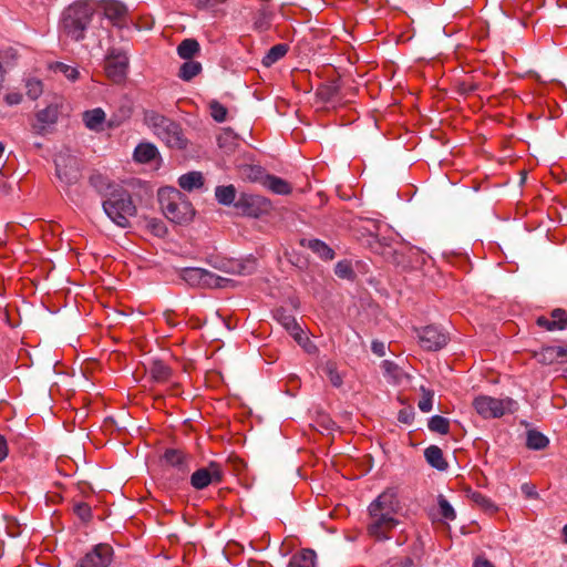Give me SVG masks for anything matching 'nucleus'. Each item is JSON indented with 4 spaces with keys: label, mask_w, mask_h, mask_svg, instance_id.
I'll return each instance as SVG.
<instances>
[{
    "label": "nucleus",
    "mask_w": 567,
    "mask_h": 567,
    "mask_svg": "<svg viewBox=\"0 0 567 567\" xmlns=\"http://www.w3.org/2000/svg\"><path fill=\"white\" fill-rule=\"evenodd\" d=\"M365 532L369 538L383 543L392 538L400 525L401 503L392 488L383 491L368 506Z\"/></svg>",
    "instance_id": "f257e3e1"
},
{
    "label": "nucleus",
    "mask_w": 567,
    "mask_h": 567,
    "mask_svg": "<svg viewBox=\"0 0 567 567\" xmlns=\"http://www.w3.org/2000/svg\"><path fill=\"white\" fill-rule=\"evenodd\" d=\"M96 11L94 0H76L68 6L61 14L60 32L72 41H81Z\"/></svg>",
    "instance_id": "f03ea898"
},
{
    "label": "nucleus",
    "mask_w": 567,
    "mask_h": 567,
    "mask_svg": "<svg viewBox=\"0 0 567 567\" xmlns=\"http://www.w3.org/2000/svg\"><path fill=\"white\" fill-rule=\"evenodd\" d=\"M143 121L153 134L168 148L178 151L187 148L188 140L177 122L155 111H145Z\"/></svg>",
    "instance_id": "7ed1b4c3"
},
{
    "label": "nucleus",
    "mask_w": 567,
    "mask_h": 567,
    "mask_svg": "<svg viewBox=\"0 0 567 567\" xmlns=\"http://www.w3.org/2000/svg\"><path fill=\"white\" fill-rule=\"evenodd\" d=\"M158 200L164 215L173 223L187 224L192 221L195 210L187 197L174 187L158 190Z\"/></svg>",
    "instance_id": "20e7f679"
},
{
    "label": "nucleus",
    "mask_w": 567,
    "mask_h": 567,
    "mask_svg": "<svg viewBox=\"0 0 567 567\" xmlns=\"http://www.w3.org/2000/svg\"><path fill=\"white\" fill-rule=\"evenodd\" d=\"M103 209L107 217L117 226L126 228L130 219L136 215V206L131 194L124 188H114L110 197L103 200Z\"/></svg>",
    "instance_id": "39448f33"
},
{
    "label": "nucleus",
    "mask_w": 567,
    "mask_h": 567,
    "mask_svg": "<svg viewBox=\"0 0 567 567\" xmlns=\"http://www.w3.org/2000/svg\"><path fill=\"white\" fill-rule=\"evenodd\" d=\"M181 279L192 287L219 288L224 287L225 279L215 274L196 267L184 268L179 272Z\"/></svg>",
    "instance_id": "423d86ee"
},
{
    "label": "nucleus",
    "mask_w": 567,
    "mask_h": 567,
    "mask_svg": "<svg viewBox=\"0 0 567 567\" xmlns=\"http://www.w3.org/2000/svg\"><path fill=\"white\" fill-rule=\"evenodd\" d=\"M54 163L56 176L63 184L71 186L79 181L80 163L75 156L60 152L55 156Z\"/></svg>",
    "instance_id": "0eeeda50"
},
{
    "label": "nucleus",
    "mask_w": 567,
    "mask_h": 567,
    "mask_svg": "<svg viewBox=\"0 0 567 567\" xmlns=\"http://www.w3.org/2000/svg\"><path fill=\"white\" fill-rule=\"evenodd\" d=\"M128 58L125 52L112 49L105 56L104 70L113 83H122L126 79Z\"/></svg>",
    "instance_id": "6e6552de"
},
{
    "label": "nucleus",
    "mask_w": 567,
    "mask_h": 567,
    "mask_svg": "<svg viewBox=\"0 0 567 567\" xmlns=\"http://www.w3.org/2000/svg\"><path fill=\"white\" fill-rule=\"evenodd\" d=\"M224 480V471L219 463L209 462L207 466L199 467L190 476V485L197 489H204L212 484H220Z\"/></svg>",
    "instance_id": "1a4fd4ad"
},
{
    "label": "nucleus",
    "mask_w": 567,
    "mask_h": 567,
    "mask_svg": "<svg viewBox=\"0 0 567 567\" xmlns=\"http://www.w3.org/2000/svg\"><path fill=\"white\" fill-rule=\"evenodd\" d=\"M511 400H501L488 395H478L473 400V408L483 419H497L505 414Z\"/></svg>",
    "instance_id": "9d476101"
},
{
    "label": "nucleus",
    "mask_w": 567,
    "mask_h": 567,
    "mask_svg": "<svg viewBox=\"0 0 567 567\" xmlns=\"http://www.w3.org/2000/svg\"><path fill=\"white\" fill-rule=\"evenodd\" d=\"M235 206L246 216L259 217L267 213L271 205L270 202L262 196L241 194L236 200Z\"/></svg>",
    "instance_id": "9b49d317"
},
{
    "label": "nucleus",
    "mask_w": 567,
    "mask_h": 567,
    "mask_svg": "<svg viewBox=\"0 0 567 567\" xmlns=\"http://www.w3.org/2000/svg\"><path fill=\"white\" fill-rule=\"evenodd\" d=\"M113 557V548L107 544H99L80 559L76 567H109Z\"/></svg>",
    "instance_id": "f8f14e48"
},
{
    "label": "nucleus",
    "mask_w": 567,
    "mask_h": 567,
    "mask_svg": "<svg viewBox=\"0 0 567 567\" xmlns=\"http://www.w3.org/2000/svg\"><path fill=\"white\" fill-rule=\"evenodd\" d=\"M419 344L426 351H437L447 343V337L435 326L416 329Z\"/></svg>",
    "instance_id": "ddd939ff"
},
{
    "label": "nucleus",
    "mask_w": 567,
    "mask_h": 567,
    "mask_svg": "<svg viewBox=\"0 0 567 567\" xmlns=\"http://www.w3.org/2000/svg\"><path fill=\"white\" fill-rule=\"evenodd\" d=\"M60 110L58 104H50L34 114L32 130L39 135H44L58 122Z\"/></svg>",
    "instance_id": "4468645a"
},
{
    "label": "nucleus",
    "mask_w": 567,
    "mask_h": 567,
    "mask_svg": "<svg viewBox=\"0 0 567 567\" xmlns=\"http://www.w3.org/2000/svg\"><path fill=\"white\" fill-rule=\"evenodd\" d=\"M536 323L538 327L548 330H563L567 326V315L566 311L557 308L550 312V315L547 316H539L536 319Z\"/></svg>",
    "instance_id": "2eb2a0df"
},
{
    "label": "nucleus",
    "mask_w": 567,
    "mask_h": 567,
    "mask_svg": "<svg viewBox=\"0 0 567 567\" xmlns=\"http://www.w3.org/2000/svg\"><path fill=\"white\" fill-rule=\"evenodd\" d=\"M274 318L290 333V336L300 343L302 339V329L296 318L286 309L278 308L274 311Z\"/></svg>",
    "instance_id": "dca6fc26"
},
{
    "label": "nucleus",
    "mask_w": 567,
    "mask_h": 567,
    "mask_svg": "<svg viewBox=\"0 0 567 567\" xmlns=\"http://www.w3.org/2000/svg\"><path fill=\"white\" fill-rule=\"evenodd\" d=\"M163 457L166 464L176 467L183 473L188 472L190 456L185 452L176 449H168L165 451Z\"/></svg>",
    "instance_id": "f3484780"
},
{
    "label": "nucleus",
    "mask_w": 567,
    "mask_h": 567,
    "mask_svg": "<svg viewBox=\"0 0 567 567\" xmlns=\"http://www.w3.org/2000/svg\"><path fill=\"white\" fill-rule=\"evenodd\" d=\"M104 16L113 22V24H121L127 13L126 7L116 0H106L102 6Z\"/></svg>",
    "instance_id": "a211bd4d"
},
{
    "label": "nucleus",
    "mask_w": 567,
    "mask_h": 567,
    "mask_svg": "<svg viewBox=\"0 0 567 567\" xmlns=\"http://www.w3.org/2000/svg\"><path fill=\"white\" fill-rule=\"evenodd\" d=\"M563 346H546L535 353L536 360L542 364L563 363Z\"/></svg>",
    "instance_id": "6ab92c4d"
},
{
    "label": "nucleus",
    "mask_w": 567,
    "mask_h": 567,
    "mask_svg": "<svg viewBox=\"0 0 567 567\" xmlns=\"http://www.w3.org/2000/svg\"><path fill=\"white\" fill-rule=\"evenodd\" d=\"M159 157V152L157 147L150 142L140 143L133 153V158L137 163L146 164L152 162L153 159Z\"/></svg>",
    "instance_id": "aec40b11"
},
{
    "label": "nucleus",
    "mask_w": 567,
    "mask_h": 567,
    "mask_svg": "<svg viewBox=\"0 0 567 567\" xmlns=\"http://www.w3.org/2000/svg\"><path fill=\"white\" fill-rule=\"evenodd\" d=\"M262 186L278 195H289L292 192V187L287 181L270 174L262 178Z\"/></svg>",
    "instance_id": "412c9836"
},
{
    "label": "nucleus",
    "mask_w": 567,
    "mask_h": 567,
    "mask_svg": "<svg viewBox=\"0 0 567 567\" xmlns=\"http://www.w3.org/2000/svg\"><path fill=\"white\" fill-rule=\"evenodd\" d=\"M368 244L372 252L382 256L385 260L392 259L395 250L386 239H380L378 236L371 235Z\"/></svg>",
    "instance_id": "4be33fe9"
},
{
    "label": "nucleus",
    "mask_w": 567,
    "mask_h": 567,
    "mask_svg": "<svg viewBox=\"0 0 567 567\" xmlns=\"http://www.w3.org/2000/svg\"><path fill=\"white\" fill-rule=\"evenodd\" d=\"M300 245L311 249L321 259L331 260L334 257V251L323 241L319 239H301Z\"/></svg>",
    "instance_id": "5701e85b"
},
{
    "label": "nucleus",
    "mask_w": 567,
    "mask_h": 567,
    "mask_svg": "<svg viewBox=\"0 0 567 567\" xmlns=\"http://www.w3.org/2000/svg\"><path fill=\"white\" fill-rule=\"evenodd\" d=\"M317 555L312 549H302L292 555L288 567H316Z\"/></svg>",
    "instance_id": "b1692460"
},
{
    "label": "nucleus",
    "mask_w": 567,
    "mask_h": 567,
    "mask_svg": "<svg viewBox=\"0 0 567 567\" xmlns=\"http://www.w3.org/2000/svg\"><path fill=\"white\" fill-rule=\"evenodd\" d=\"M90 185L102 196L110 197V193L114 188H120L116 185H112L110 179L100 173H94L89 178Z\"/></svg>",
    "instance_id": "393cba45"
},
{
    "label": "nucleus",
    "mask_w": 567,
    "mask_h": 567,
    "mask_svg": "<svg viewBox=\"0 0 567 567\" xmlns=\"http://www.w3.org/2000/svg\"><path fill=\"white\" fill-rule=\"evenodd\" d=\"M424 456L426 462L436 470L445 471L447 468V463L444 460L443 452L439 446H429L424 452Z\"/></svg>",
    "instance_id": "a878e982"
},
{
    "label": "nucleus",
    "mask_w": 567,
    "mask_h": 567,
    "mask_svg": "<svg viewBox=\"0 0 567 567\" xmlns=\"http://www.w3.org/2000/svg\"><path fill=\"white\" fill-rule=\"evenodd\" d=\"M204 184V178L199 172H190L182 175L178 178V185L184 190L192 192L193 189L200 188Z\"/></svg>",
    "instance_id": "bb28decb"
},
{
    "label": "nucleus",
    "mask_w": 567,
    "mask_h": 567,
    "mask_svg": "<svg viewBox=\"0 0 567 567\" xmlns=\"http://www.w3.org/2000/svg\"><path fill=\"white\" fill-rule=\"evenodd\" d=\"M199 50V43L195 39H184L177 45V54L184 60H193Z\"/></svg>",
    "instance_id": "cd10ccee"
},
{
    "label": "nucleus",
    "mask_w": 567,
    "mask_h": 567,
    "mask_svg": "<svg viewBox=\"0 0 567 567\" xmlns=\"http://www.w3.org/2000/svg\"><path fill=\"white\" fill-rule=\"evenodd\" d=\"M105 121V113L102 109H93L84 112L83 122L90 130H99Z\"/></svg>",
    "instance_id": "c85d7f7f"
},
{
    "label": "nucleus",
    "mask_w": 567,
    "mask_h": 567,
    "mask_svg": "<svg viewBox=\"0 0 567 567\" xmlns=\"http://www.w3.org/2000/svg\"><path fill=\"white\" fill-rule=\"evenodd\" d=\"M202 64L194 60H186L179 68L178 78L183 81H190L202 72Z\"/></svg>",
    "instance_id": "c756f323"
},
{
    "label": "nucleus",
    "mask_w": 567,
    "mask_h": 567,
    "mask_svg": "<svg viewBox=\"0 0 567 567\" xmlns=\"http://www.w3.org/2000/svg\"><path fill=\"white\" fill-rule=\"evenodd\" d=\"M288 52V45L284 43L276 44L269 49L267 54L262 59L265 66H270L280 59H282Z\"/></svg>",
    "instance_id": "7c9ffc66"
},
{
    "label": "nucleus",
    "mask_w": 567,
    "mask_h": 567,
    "mask_svg": "<svg viewBox=\"0 0 567 567\" xmlns=\"http://www.w3.org/2000/svg\"><path fill=\"white\" fill-rule=\"evenodd\" d=\"M150 372L156 382H166L172 377L171 368L162 361H154L151 365Z\"/></svg>",
    "instance_id": "2f4dec72"
},
{
    "label": "nucleus",
    "mask_w": 567,
    "mask_h": 567,
    "mask_svg": "<svg viewBox=\"0 0 567 567\" xmlns=\"http://www.w3.org/2000/svg\"><path fill=\"white\" fill-rule=\"evenodd\" d=\"M215 196L218 203L223 205H230L236 203V188L234 185L218 186L215 190Z\"/></svg>",
    "instance_id": "473e14b6"
},
{
    "label": "nucleus",
    "mask_w": 567,
    "mask_h": 567,
    "mask_svg": "<svg viewBox=\"0 0 567 567\" xmlns=\"http://www.w3.org/2000/svg\"><path fill=\"white\" fill-rule=\"evenodd\" d=\"M51 70L55 73L63 74L71 82H75L80 76V72L75 66L65 64L63 62H55L51 65Z\"/></svg>",
    "instance_id": "72a5a7b5"
},
{
    "label": "nucleus",
    "mask_w": 567,
    "mask_h": 567,
    "mask_svg": "<svg viewBox=\"0 0 567 567\" xmlns=\"http://www.w3.org/2000/svg\"><path fill=\"white\" fill-rule=\"evenodd\" d=\"M429 430L439 434H447L450 432V421L441 415H434L429 420Z\"/></svg>",
    "instance_id": "f704fd0d"
},
{
    "label": "nucleus",
    "mask_w": 567,
    "mask_h": 567,
    "mask_svg": "<svg viewBox=\"0 0 567 567\" xmlns=\"http://www.w3.org/2000/svg\"><path fill=\"white\" fill-rule=\"evenodd\" d=\"M384 377L391 382H399L402 377V370L392 361L384 360L381 363Z\"/></svg>",
    "instance_id": "c9c22d12"
},
{
    "label": "nucleus",
    "mask_w": 567,
    "mask_h": 567,
    "mask_svg": "<svg viewBox=\"0 0 567 567\" xmlns=\"http://www.w3.org/2000/svg\"><path fill=\"white\" fill-rule=\"evenodd\" d=\"M27 95L31 100L39 99L43 93V84L39 79L28 78L25 80Z\"/></svg>",
    "instance_id": "e433bc0d"
},
{
    "label": "nucleus",
    "mask_w": 567,
    "mask_h": 567,
    "mask_svg": "<svg viewBox=\"0 0 567 567\" xmlns=\"http://www.w3.org/2000/svg\"><path fill=\"white\" fill-rule=\"evenodd\" d=\"M526 444L532 450H542L548 444V439L540 432L529 431Z\"/></svg>",
    "instance_id": "4c0bfd02"
},
{
    "label": "nucleus",
    "mask_w": 567,
    "mask_h": 567,
    "mask_svg": "<svg viewBox=\"0 0 567 567\" xmlns=\"http://www.w3.org/2000/svg\"><path fill=\"white\" fill-rule=\"evenodd\" d=\"M421 392H422V398L419 401L417 406L422 412L427 413L432 410V406H433L434 392L424 386H421Z\"/></svg>",
    "instance_id": "58836bf2"
},
{
    "label": "nucleus",
    "mask_w": 567,
    "mask_h": 567,
    "mask_svg": "<svg viewBox=\"0 0 567 567\" xmlns=\"http://www.w3.org/2000/svg\"><path fill=\"white\" fill-rule=\"evenodd\" d=\"M437 504H439V508H440V514L443 518H445L447 520L455 519V517H456L455 511L443 495L439 496Z\"/></svg>",
    "instance_id": "ea45409f"
},
{
    "label": "nucleus",
    "mask_w": 567,
    "mask_h": 567,
    "mask_svg": "<svg viewBox=\"0 0 567 567\" xmlns=\"http://www.w3.org/2000/svg\"><path fill=\"white\" fill-rule=\"evenodd\" d=\"M324 373L328 375L331 384L336 388L340 386L342 384V378L337 371L336 363L329 361L323 367Z\"/></svg>",
    "instance_id": "a19ab883"
},
{
    "label": "nucleus",
    "mask_w": 567,
    "mask_h": 567,
    "mask_svg": "<svg viewBox=\"0 0 567 567\" xmlns=\"http://www.w3.org/2000/svg\"><path fill=\"white\" fill-rule=\"evenodd\" d=\"M210 115L216 122H224L227 116V109L217 101H213L209 104Z\"/></svg>",
    "instance_id": "79ce46f5"
},
{
    "label": "nucleus",
    "mask_w": 567,
    "mask_h": 567,
    "mask_svg": "<svg viewBox=\"0 0 567 567\" xmlns=\"http://www.w3.org/2000/svg\"><path fill=\"white\" fill-rule=\"evenodd\" d=\"M244 174L250 181L258 182L261 185H262V178L268 175L264 172V169L260 166H247L244 168Z\"/></svg>",
    "instance_id": "37998d69"
},
{
    "label": "nucleus",
    "mask_w": 567,
    "mask_h": 567,
    "mask_svg": "<svg viewBox=\"0 0 567 567\" xmlns=\"http://www.w3.org/2000/svg\"><path fill=\"white\" fill-rule=\"evenodd\" d=\"M472 499H473V502L475 504H477L478 506H481L485 511H488V512H495L496 511L495 504L488 497L483 495L482 493H478V492L473 493Z\"/></svg>",
    "instance_id": "c03bdc74"
},
{
    "label": "nucleus",
    "mask_w": 567,
    "mask_h": 567,
    "mask_svg": "<svg viewBox=\"0 0 567 567\" xmlns=\"http://www.w3.org/2000/svg\"><path fill=\"white\" fill-rule=\"evenodd\" d=\"M74 513L84 522H87L92 517L91 507L86 503H76L73 507Z\"/></svg>",
    "instance_id": "a18cd8bd"
},
{
    "label": "nucleus",
    "mask_w": 567,
    "mask_h": 567,
    "mask_svg": "<svg viewBox=\"0 0 567 567\" xmlns=\"http://www.w3.org/2000/svg\"><path fill=\"white\" fill-rule=\"evenodd\" d=\"M334 271L340 278H349L353 274L352 268L346 262H338Z\"/></svg>",
    "instance_id": "49530a36"
},
{
    "label": "nucleus",
    "mask_w": 567,
    "mask_h": 567,
    "mask_svg": "<svg viewBox=\"0 0 567 567\" xmlns=\"http://www.w3.org/2000/svg\"><path fill=\"white\" fill-rule=\"evenodd\" d=\"M4 101L8 105H18L22 102V94L19 92H11L4 96Z\"/></svg>",
    "instance_id": "de8ad7c7"
},
{
    "label": "nucleus",
    "mask_w": 567,
    "mask_h": 567,
    "mask_svg": "<svg viewBox=\"0 0 567 567\" xmlns=\"http://www.w3.org/2000/svg\"><path fill=\"white\" fill-rule=\"evenodd\" d=\"M371 350L374 354L383 357L385 354V346L383 342L374 340L371 344Z\"/></svg>",
    "instance_id": "09e8293b"
},
{
    "label": "nucleus",
    "mask_w": 567,
    "mask_h": 567,
    "mask_svg": "<svg viewBox=\"0 0 567 567\" xmlns=\"http://www.w3.org/2000/svg\"><path fill=\"white\" fill-rule=\"evenodd\" d=\"M9 454V446L6 437L0 434V462L4 461Z\"/></svg>",
    "instance_id": "8fccbe9b"
},
{
    "label": "nucleus",
    "mask_w": 567,
    "mask_h": 567,
    "mask_svg": "<svg viewBox=\"0 0 567 567\" xmlns=\"http://www.w3.org/2000/svg\"><path fill=\"white\" fill-rule=\"evenodd\" d=\"M473 567H495L488 559L484 557H477L474 563Z\"/></svg>",
    "instance_id": "3c124183"
},
{
    "label": "nucleus",
    "mask_w": 567,
    "mask_h": 567,
    "mask_svg": "<svg viewBox=\"0 0 567 567\" xmlns=\"http://www.w3.org/2000/svg\"><path fill=\"white\" fill-rule=\"evenodd\" d=\"M522 491L523 493L527 496V497H537L538 496V493L535 491L534 486H529L527 484H524L522 486Z\"/></svg>",
    "instance_id": "603ef678"
},
{
    "label": "nucleus",
    "mask_w": 567,
    "mask_h": 567,
    "mask_svg": "<svg viewBox=\"0 0 567 567\" xmlns=\"http://www.w3.org/2000/svg\"><path fill=\"white\" fill-rule=\"evenodd\" d=\"M238 274L249 275L254 269V262H248L247 265H238Z\"/></svg>",
    "instance_id": "864d4df0"
},
{
    "label": "nucleus",
    "mask_w": 567,
    "mask_h": 567,
    "mask_svg": "<svg viewBox=\"0 0 567 567\" xmlns=\"http://www.w3.org/2000/svg\"><path fill=\"white\" fill-rule=\"evenodd\" d=\"M398 419L400 422L410 423V421L412 420V415L411 413H408L406 411L402 410L400 411Z\"/></svg>",
    "instance_id": "5fc2aeb1"
},
{
    "label": "nucleus",
    "mask_w": 567,
    "mask_h": 567,
    "mask_svg": "<svg viewBox=\"0 0 567 567\" xmlns=\"http://www.w3.org/2000/svg\"><path fill=\"white\" fill-rule=\"evenodd\" d=\"M561 359H563V363L567 362V346L563 347Z\"/></svg>",
    "instance_id": "6e6d98bb"
},
{
    "label": "nucleus",
    "mask_w": 567,
    "mask_h": 567,
    "mask_svg": "<svg viewBox=\"0 0 567 567\" xmlns=\"http://www.w3.org/2000/svg\"><path fill=\"white\" fill-rule=\"evenodd\" d=\"M561 535L564 543L567 544V524L563 527Z\"/></svg>",
    "instance_id": "4d7b16f0"
},
{
    "label": "nucleus",
    "mask_w": 567,
    "mask_h": 567,
    "mask_svg": "<svg viewBox=\"0 0 567 567\" xmlns=\"http://www.w3.org/2000/svg\"><path fill=\"white\" fill-rule=\"evenodd\" d=\"M4 151V145L0 142V157L2 156Z\"/></svg>",
    "instance_id": "13d9d810"
},
{
    "label": "nucleus",
    "mask_w": 567,
    "mask_h": 567,
    "mask_svg": "<svg viewBox=\"0 0 567 567\" xmlns=\"http://www.w3.org/2000/svg\"><path fill=\"white\" fill-rule=\"evenodd\" d=\"M2 557V553H0V558Z\"/></svg>",
    "instance_id": "bf43d9fd"
}]
</instances>
